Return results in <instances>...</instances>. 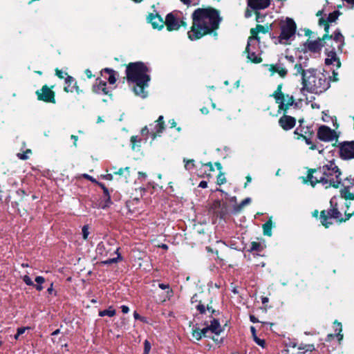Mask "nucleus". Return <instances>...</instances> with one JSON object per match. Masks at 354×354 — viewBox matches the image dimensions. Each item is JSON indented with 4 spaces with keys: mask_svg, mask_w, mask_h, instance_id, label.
Returning <instances> with one entry per match:
<instances>
[{
    "mask_svg": "<svg viewBox=\"0 0 354 354\" xmlns=\"http://www.w3.org/2000/svg\"><path fill=\"white\" fill-rule=\"evenodd\" d=\"M192 26L187 32L191 40H196L217 30L222 20L219 11L209 7L197 8L192 15Z\"/></svg>",
    "mask_w": 354,
    "mask_h": 354,
    "instance_id": "obj_1",
    "label": "nucleus"
},
{
    "mask_svg": "<svg viewBox=\"0 0 354 354\" xmlns=\"http://www.w3.org/2000/svg\"><path fill=\"white\" fill-rule=\"evenodd\" d=\"M342 173L333 161L316 169L308 170L307 178L312 187L321 183L326 188L333 187H339L342 183L340 178Z\"/></svg>",
    "mask_w": 354,
    "mask_h": 354,
    "instance_id": "obj_2",
    "label": "nucleus"
},
{
    "mask_svg": "<svg viewBox=\"0 0 354 354\" xmlns=\"http://www.w3.org/2000/svg\"><path fill=\"white\" fill-rule=\"evenodd\" d=\"M351 203L346 201L344 205L341 204L338 201L337 196H333L330 200V208L327 210H323L320 214V221L322 224L328 227L332 222L328 220L334 218L339 222H345L348 221L353 215H354V211L349 212V207Z\"/></svg>",
    "mask_w": 354,
    "mask_h": 354,
    "instance_id": "obj_3",
    "label": "nucleus"
},
{
    "mask_svg": "<svg viewBox=\"0 0 354 354\" xmlns=\"http://www.w3.org/2000/svg\"><path fill=\"white\" fill-rule=\"evenodd\" d=\"M301 84L302 91H306L312 93H322L330 86L328 77L315 68H309L304 74Z\"/></svg>",
    "mask_w": 354,
    "mask_h": 354,
    "instance_id": "obj_4",
    "label": "nucleus"
},
{
    "mask_svg": "<svg viewBox=\"0 0 354 354\" xmlns=\"http://www.w3.org/2000/svg\"><path fill=\"white\" fill-rule=\"evenodd\" d=\"M150 72V68L143 62L130 63L126 68L127 81L138 84L149 82Z\"/></svg>",
    "mask_w": 354,
    "mask_h": 354,
    "instance_id": "obj_5",
    "label": "nucleus"
},
{
    "mask_svg": "<svg viewBox=\"0 0 354 354\" xmlns=\"http://www.w3.org/2000/svg\"><path fill=\"white\" fill-rule=\"evenodd\" d=\"M296 24L293 19L287 18L286 21L281 26V33L278 37H274V43L287 44L288 41L295 37L296 32Z\"/></svg>",
    "mask_w": 354,
    "mask_h": 354,
    "instance_id": "obj_6",
    "label": "nucleus"
},
{
    "mask_svg": "<svg viewBox=\"0 0 354 354\" xmlns=\"http://www.w3.org/2000/svg\"><path fill=\"white\" fill-rule=\"evenodd\" d=\"M185 18L179 11H174L167 15L165 24L169 31L177 30L180 26L187 27Z\"/></svg>",
    "mask_w": 354,
    "mask_h": 354,
    "instance_id": "obj_7",
    "label": "nucleus"
},
{
    "mask_svg": "<svg viewBox=\"0 0 354 354\" xmlns=\"http://www.w3.org/2000/svg\"><path fill=\"white\" fill-rule=\"evenodd\" d=\"M282 84H279L277 90L272 96L275 98L276 102L279 104V109L286 111L294 103L293 96L286 95L285 97L281 92Z\"/></svg>",
    "mask_w": 354,
    "mask_h": 354,
    "instance_id": "obj_8",
    "label": "nucleus"
},
{
    "mask_svg": "<svg viewBox=\"0 0 354 354\" xmlns=\"http://www.w3.org/2000/svg\"><path fill=\"white\" fill-rule=\"evenodd\" d=\"M257 42L254 37H250L248 41V45L245 48V52L248 53V59L254 63H260L261 58L259 57L254 50Z\"/></svg>",
    "mask_w": 354,
    "mask_h": 354,
    "instance_id": "obj_9",
    "label": "nucleus"
},
{
    "mask_svg": "<svg viewBox=\"0 0 354 354\" xmlns=\"http://www.w3.org/2000/svg\"><path fill=\"white\" fill-rule=\"evenodd\" d=\"M328 34H326L323 36L322 39H318L315 41H310L308 40L305 44L304 46L306 49L308 50L309 51L312 53H319L322 48L326 44V39H328Z\"/></svg>",
    "mask_w": 354,
    "mask_h": 354,
    "instance_id": "obj_10",
    "label": "nucleus"
},
{
    "mask_svg": "<svg viewBox=\"0 0 354 354\" xmlns=\"http://www.w3.org/2000/svg\"><path fill=\"white\" fill-rule=\"evenodd\" d=\"M339 153L342 159L354 158V141L340 144Z\"/></svg>",
    "mask_w": 354,
    "mask_h": 354,
    "instance_id": "obj_11",
    "label": "nucleus"
},
{
    "mask_svg": "<svg viewBox=\"0 0 354 354\" xmlns=\"http://www.w3.org/2000/svg\"><path fill=\"white\" fill-rule=\"evenodd\" d=\"M308 58L307 57H299L298 61L294 66V75H301V79L304 78V74L308 71Z\"/></svg>",
    "mask_w": 354,
    "mask_h": 354,
    "instance_id": "obj_12",
    "label": "nucleus"
},
{
    "mask_svg": "<svg viewBox=\"0 0 354 354\" xmlns=\"http://www.w3.org/2000/svg\"><path fill=\"white\" fill-rule=\"evenodd\" d=\"M317 137L325 142L332 141L335 139V131L327 126L320 127L317 131Z\"/></svg>",
    "mask_w": 354,
    "mask_h": 354,
    "instance_id": "obj_13",
    "label": "nucleus"
},
{
    "mask_svg": "<svg viewBox=\"0 0 354 354\" xmlns=\"http://www.w3.org/2000/svg\"><path fill=\"white\" fill-rule=\"evenodd\" d=\"M93 91L100 95H111V91L106 86V82L100 78H97L93 85Z\"/></svg>",
    "mask_w": 354,
    "mask_h": 354,
    "instance_id": "obj_14",
    "label": "nucleus"
},
{
    "mask_svg": "<svg viewBox=\"0 0 354 354\" xmlns=\"http://www.w3.org/2000/svg\"><path fill=\"white\" fill-rule=\"evenodd\" d=\"M37 95L40 100L54 102V93L47 86H44L41 90L37 91Z\"/></svg>",
    "mask_w": 354,
    "mask_h": 354,
    "instance_id": "obj_15",
    "label": "nucleus"
},
{
    "mask_svg": "<svg viewBox=\"0 0 354 354\" xmlns=\"http://www.w3.org/2000/svg\"><path fill=\"white\" fill-rule=\"evenodd\" d=\"M279 124L283 129L288 131L295 127L296 120L292 116L284 115L279 118Z\"/></svg>",
    "mask_w": 354,
    "mask_h": 354,
    "instance_id": "obj_16",
    "label": "nucleus"
},
{
    "mask_svg": "<svg viewBox=\"0 0 354 354\" xmlns=\"http://www.w3.org/2000/svg\"><path fill=\"white\" fill-rule=\"evenodd\" d=\"M328 39H326V40L330 41V42H335L337 44V50L339 52L342 51V46L344 44V38L342 35L339 30H336L333 35L331 36H328Z\"/></svg>",
    "mask_w": 354,
    "mask_h": 354,
    "instance_id": "obj_17",
    "label": "nucleus"
},
{
    "mask_svg": "<svg viewBox=\"0 0 354 354\" xmlns=\"http://www.w3.org/2000/svg\"><path fill=\"white\" fill-rule=\"evenodd\" d=\"M270 4V0H248V5L252 10H262Z\"/></svg>",
    "mask_w": 354,
    "mask_h": 354,
    "instance_id": "obj_18",
    "label": "nucleus"
},
{
    "mask_svg": "<svg viewBox=\"0 0 354 354\" xmlns=\"http://www.w3.org/2000/svg\"><path fill=\"white\" fill-rule=\"evenodd\" d=\"M269 71L272 73V75L277 73L281 77H286L288 73V70L284 66V64L280 62L275 64L270 65Z\"/></svg>",
    "mask_w": 354,
    "mask_h": 354,
    "instance_id": "obj_19",
    "label": "nucleus"
},
{
    "mask_svg": "<svg viewBox=\"0 0 354 354\" xmlns=\"http://www.w3.org/2000/svg\"><path fill=\"white\" fill-rule=\"evenodd\" d=\"M148 21L150 22L153 28L161 29L163 28L165 21L158 15L151 14L148 17Z\"/></svg>",
    "mask_w": 354,
    "mask_h": 354,
    "instance_id": "obj_20",
    "label": "nucleus"
},
{
    "mask_svg": "<svg viewBox=\"0 0 354 354\" xmlns=\"http://www.w3.org/2000/svg\"><path fill=\"white\" fill-rule=\"evenodd\" d=\"M149 86V82H145L143 84H136V86L133 88V91L136 95L141 97L142 98H145L147 96V91H145V88Z\"/></svg>",
    "mask_w": 354,
    "mask_h": 354,
    "instance_id": "obj_21",
    "label": "nucleus"
},
{
    "mask_svg": "<svg viewBox=\"0 0 354 354\" xmlns=\"http://www.w3.org/2000/svg\"><path fill=\"white\" fill-rule=\"evenodd\" d=\"M268 32V27H265L262 25H257L255 28H252L250 30L251 36L254 37L256 39V41H259V37L257 36L258 32L266 33Z\"/></svg>",
    "mask_w": 354,
    "mask_h": 354,
    "instance_id": "obj_22",
    "label": "nucleus"
},
{
    "mask_svg": "<svg viewBox=\"0 0 354 354\" xmlns=\"http://www.w3.org/2000/svg\"><path fill=\"white\" fill-rule=\"evenodd\" d=\"M208 328L210 329V331H212V333H215L216 335L220 334V333L222 330L220 323L218 320L216 319H213L211 321V324L209 326H208Z\"/></svg>",
    "mask_w": 354,
    "mask_h": 354,
    "instance_id": "obj_23",
    "label": "nucleus"
},
{
    "mask_svg": "<svg viewBox=\"0 0 354 354\" xmlns=\"http://www.w3.org/2000/svg\"><path fill=\"white\" fill-rule=\"evenodd\" d=\"M340 198L346 200H354V194L350 192L348 187L340 189Z\"/></svg>",
    "mask_w": 354,
    "mask_h": 354,
    "instance_id": "obj_24",
    "label": "nucleus"
},
{
    "mask_svg": "<svg viewBox=\"0 0 354 354\" xmlns=\"http://www.w3.org/2000/svg\"><path fill=\"white\" fill-rule=\"evenodd\" d=\"M104 73L109 74L107 80L109 84H113L116 82L115 74L113 70L109 68H105L101 71V74L102 75Z\"/></svg>",
    "mask_w": 354,
    "mask_h": 354,
    "instance_id": "obj_25",
    "label": "nucleus"
},
{
    "mask_svg": "<svg viewBox=\"0 0 354 354\" xmlns=\"http://www.w3.org/2000/svg\"><path fill=\"white\" fill-rule=\"evenodd\" d=\"M327 56H328V58H330L332 60L335 61L336 65H337V68L340 67L341 62H340L339 59L337 57V53H336V51H335V47H333V49L331 50H330L327 53Z\"/></svg>",
    "mask_w": 354,
    "mask_h": 354,
    "instance_id": "obj_26",
    "label": "nucleus"
},
{
    "mask_svg": "<svg viewBox=\"0 0 354 354\" xmlns=\"http://www.w3.org/2000/svg\"><path fill=\"white\" fill-rule=\"evenodd\" d=\"M115 315V310L113 309V308L112 306H109V308L108 309L101 310L99 312L100 317L108 316V317H111L114 316Z\"/></svg>",
    "mask_w": 354,
    "mask_h": 354,
    "instance_id": "obj_27",
    "label": "nucleus"
},
{
    "mask_svg": "<svg viewBox=\"0 0 354 354\" xmlns=\"http://www.w3.org/2000/svg\"><path fill=\"white\" fill-rule=\"evenodd\" d=\"M308 131V128H305L301 127V125H299V127L295 129L294 133L295 135L298 136L297 139H299L300 138H304V136H306Z\"/></svg>",
    "mask_w": 354,
    "mask_h": 354,
    "instance_id": "obj_28",
    "label": "nucleus"
},
{
    "mask_svg": "<svg viewBox=\"0 0 354 354\" xmlns=\"http://www.w3.org/2000/svg\"><path fill=\"white\" fill-rule=\"evenodd\" d=\"M165 129V127L161 123H157L156 124L155 127H154V131L156 133L153 132L151 133V138L153 140H154L156 137V134H160L161 133L163 130Z\"/></svg>",
    "mask_w": 354,
    "mask_h": 354,
    "instance_id": "obj_29",
    "label": "nucleus"
},
{
    "mask_svg": "<svg viewBox=\"0 0 354 354\" xmlns=\"http://www.w3.org/2000/svg\"><path fill=\"white\" fill-rule=\"evenodd\" d=\"M196 308L201 314H204L206 311L205 306L203 304H202L201 302H199V304L196 306ZM207 310L208 311H210L212 314H214L215 313V310L212 307H209L208 306H207Z\"/></svg>",
    "mask_w": 354,
    "mask_h": 354,
    "instance_id": "obj_30",
    "label": "nucleus"
},
{
    "mask_svg": "<svg viewBox=\"0 0 354 354\" xmlns=\"http://www.w3.org/2000/svg\"><path fill=\"white\" fill-rule=\"evenodd\" d=\"M272 221H268L263 225V234L267 236H271L272 235Z\"/></svg>",
    "mask_w": 354,
    "mask_h": 354,
    "instance_id": "obj_31",
    "label": "nucleus"
},
{
    "mask_svg": "<svg viewBox=\"0 0 354 354\" xmlns=\"http://www.w3.org/2000/svg\"><path fill=\"white\" fill-rule=\"evenodd\" d=\"M35 281L37 283V284L36 285L35 284V286H34L35 287L36 290L38 291L42 290L44 288V287L42 286V283H44L45 282L44 277H43L41 276H38L35 278Z\"/></svg>",
    "mask_w": 354,
    "mask_h": 354,
    "instance_id": "obj_32",
    "label": "nucleus"
},
{
    "mask_svg": "<svg viewBox=\"0 0 354 354\" xmlns=\"http://www.w3.org/2000/svg\"><path fill=\"white\" fill-rule=\"evenodd\" d=\"M118 250H119V248H117L115 252L118 254V257L116 258L109 259L106 261H102V263L104 264V265H110L112 263H117L118 261V260L122 259V257H121L120 254L118 253Z\"/></svg>",
    "mask_w": 354,
    "mask_h": 354,
    "instance_id": "obj_33",
    "label": "nucleus"
},
{
    "mask_svg": "<svg viewBox=\"0 0 354 354\" xmlns=\"http://www.w3.org/2000/svg\"><path fill=\"white\" fill-rule=\"evenodd\" d=\"M130 168L129 167H126L125 168H120L118 171H115V174L120 176H124L125 178H128L130 176Z\"/></svg>",
    "mask_w": 354,
    "mask_h": 354,
    "instance_id": "obj_34",
    "label": "nucleus"
},
{
    "mask_svg": "<svg viewBox=\"0 0 354 354\" xmlns=\"http://www.w3.org/2000/svg\"><path fill=\"white\" fill-rule=\"evenodd\" d=\"M339 15V12L337 10L330 12L327 17L326 21L330 23L335 21V20L338 18Z\"/></svg>",
    "mask_w": 354,
    "mask_h": 354,
    "instance_id": "obj_35",
    "label": "nucleus"
},
{
    "mask_svg": "<svg viewBox=\"0 0 354 354\" xmlns=\"http://www.w3.org/2000/svg\"><path fill=\"white\" fill-rule=\"evenodd\" d=\"M192 337L197 340H200L202 338L201 329L197 326L192 328Z\"/></svg>",
    "mask_w": 354,
    "mask_h": 354,
    "instance_id": "obj_36",
    "label": "nucleus"
},
{
    "mask_svg": "<svg viewBox=\"0 0 354 354\" xmlns=\"http://www.w3.org/2000/svg\"><path fill=\"white\" fill-rule=\"evenodd\" d=\"M66 84H68V86L64 87V91L66 92H72V88H69V86L71 84L75 82V80L71 76H67L65 80Z\"/></svg>",
    "mask_w": 354,
    "mask_h": 354,
    "instance_id": "obj_37",
    "label": "nucleus"
},
{
    "mask_svg": "<svg viewBox=\"0 0 354 354\" xmlns=\"http://www.w3.org/2000/svg\"><path fill=\"white\" fill-rule=\"evenodd\" d=\"M183 162H185V168L186 170H190L194 167V160H187L184 158Z\"/></svg>",
    "mask_w": 354,
    "mask_h": 354,
    "instance_id": "obj_38",
    "label": "nucleus"
},
{
    "mask_svg": "<svg viewBox=\"0 0 354 354\" xmlns=\"http://www.w3.org/2000/svg\"><path fill=\"white\" fill-rule=\"evenodd\" d=\"M262 249L261 245L259 242H252L250 251H261Z\"/></svg>",
    "mask_w": 354,
    "mask_h": 354,
    "instance_id": "obj_39",
    "label": "nucleus"
},
{
    "mask_svg": "<svg viewBox=\"0 0 354 354\" xmlns=\"http://www.w3.org/2000/svg\"><path fill=\"white\" fill-rule=\"evenodd\" d=\"M251 202L250 198H245L240 205L235 209L236 211H240L245 205L249 204Z\"/></svg>",
    "mask_w": 354,
    "mask_h": 354,
    "instance_id": "obj_40",
    "label": "nucleus"
},
{
    "mask_svg": "<svg viewBox=\"0 0 354 354\" xmlns=\"http://www.w3.org/2000/svg\"><path fill=\"white\" fill-rule=\"evenodd\" d=\"M180 1L187 6H196L200 3V0H180Z\"/></svg>",
    "mask_w": 354,
    "mask_h": 354,
    "instance_id": "obj_41",
    "label": "nucleus"
},
{
    "mask_svg": "<svg viewBox=\"0 0 354 354\" xmlns=\"http://www.w3.org/2000/svg\"><path fill=\"white\" fill-rule=\"evenodd\" d=\"M82 237L84 240L87 239L88 238V236L89 234V231H88V225H84L82 229Z\"/></svg>",
    "mask_w": 354,
    "mask_h": 354,
    "instance_id": "obj_42",
    "label": "nucleus"
},
{
    "mask_svg": "<svg viewBox=\"0 0 354 354\" xmlns=\"http://www.w3.org/2000/svg\"><path fill=\"white\" fill-rule=\"evenodd\" d=\"M22 279L27 286H35L33 281L28 275H24Z\"/></svg>",
    "mask_w": 354,
    "mask_h": 354,
    "instance_id": "obj_43",
    "label": "nucleus"
},
{
    "mask_svg": "<svg viewBox=\"0 0 354 354\" xmlns=\"http://www.w3.org/2000/svg\"><path fill=\"white\" fill-rule=\"evenodd\" d=\"M254 341L256 344L261 346L262 348H264L265 346V341L264 339L259 338L257 335H254V337H253Z\"/></svg>",
    "mask_w": 354,
    "mask_h": 354,
    "instance_id": "obj_44",
    "label": "nucleus"
},
{
    "mask_svg": "<svg viewBox=\"0 0 354 354\" xmlns=\"http://www.w3.org/2000/svg\"><path fill=\"white\" fill-rule=\"evenodd\" d=\"M158 287L162 290L169 289L167 294L170 295L173 293L172 290L169 289V285L168 283H159Z\"/></svg>",
    "mask_w": 354,
    "mask_h": 354,
    "instance_id": "obj_45",
    "label": "nucleus"
},
{
    "mask_svg": "<svg viewBox=\"0 0 354 354\" xmlns=\"http://www.w3.org/2000/svg\"><path fill=\"white\" fill-rule=\"evenodd\" d=\"M303 138L305 140V142H306V143L307 145H311L310 147V149H315V146L312 144L311 138H310V136H308L307 135L306 136H304Z\"/></svg>",
    "mask_w": 354,
    "mask_h": 354,
    "instance_id": "obj_46",
    "label": "nucleus"
},
{
    "mask_svg": "<svg viewBox=\"0 0 354 354\" xmlns=\"http://www.w3.org/2000/svg\"><path fill=\"white\" fill-rule=\"evenodd\" d=\"M326 22V21L324 19H322V18L319 19V25H324V30H325V31L326 32H328L329 25L327 24Z\"/></svg>",
    "mask_w": 354,
    "mask_h": 354,
    "instance_id": "obj_47",
    "label": "nucleus"
},
{
    "mask_svg": "<svg viewBox=\"0 0 354 354\" xmlns=\"http://www.w3.org/2000/svg\"><path fill=\"white\" fill-rule=\"evenodd\" d=\"M226 182V179L223 174H220L217 178V183L218 185L223 184Z\"/></svg>",
    "mask_w": 354,
    "mask_h": 354,
    "instance_id": "obj_48",
    "label": "nucleus"
},
{
    "mask_svg": "<svg viewBox=\"0 0 354 354\" xmlns=\"http://www.w3.org/2000/svg\"><path fill=\"white\" fill-rule=\"evenodd\" d=\"M100 186L102 187V188L104 191V197H108V201H109V202H110V196H109L108 189L102 183H100Z\"/></svg>",
    "mask_w": 354,
    "mask_h": 354,
    "instance_id": "obj_49",
    "label": "nucleus"
},
{
    "mask_svg": "<svg viewBox=\"0 0 354 354\" xmlns=\"http://www.w3.org/2000/svg\"><path fill=\"white\" fill-rule=\"evenodd\" d=\"M151 344L148 340H145L144 342V351H150Z\"/></svg>",
    "mask_w": 354,
    "mask_h": 354,
    "instance_id": "obj_50",
    "label": "nucleus"
},
{
    "mask_svg": "<svg viewBox=\"0 0 354 354\" xmlns=\"http://www.w3.org/2000/svg\"><path fill=\"white\" fill-rule=\"evenodd\" d=\"M140 140L138 139V136H132L131 138V142L133 145L132 146V148L134 149L135 148V145L137 142H139Z\"/></svg>",
    "mask_w": 354,
    "mask_h": 354,
    "instance_id": "obj_51",
    "label": "nucleus"
},
{
    "mask_svg": "<svg viewBox=\"0 0 354 354\" xmlns=\"http://www.w3.org/2000/svg\"><path fill=\"white\" fill-rule=\"evenodd\" d=\"M27 329H29L28 327H21V328H17V333H18V335H21L22 334L24 333V332L27 330Z\"/></svg>",
    "mask_w": 354,
    "mask_h": 354,
    "instance_id": "obj_52",
    "label": "nucleus"
},
{
    "mask_svg": "<svg viewBox=\"0 0 354 354\" xmlns=\"http://www.w3.org/2000/svg\"><path fill=\"white\" fill-rule=\"evenodd\" d=\"M104 249V243L102 242H100L97 246V250L100 254H102V251Z\"/></svg>",
    "mask_w": 354,
    "mask_h": 354,
    "instance_id": "obj_53",
    "label": "nucleus"
},
{
    "mask_svg": "<svg viewBox=\"0 0 354 354\" xmlns=\"http://www.w3.org/2000/svg\"><path fill=\"white\" fill-rule=\"evenodd\" d=\"M122 312L124 314L128 313L129 311V308L127 306L122 305L120 307Z\"/></svg>",
    "mask_w": 354,
    "mask_h": 354,
    "instance_id": "obj_54",
    "label": "nucleus"
},
{
    "mask_svg": "<svg viewBox=\"0 0 354 354\" xmlns=\"http://www.w3.org/2000/svg\"><path fill=\"white\" fill-rule=\"evenodd\" d=\"M210 330L209 328H208V326L203 328V329H201V336H206V333Z\"/></svg>",
    "mask_w": 354,
    "mask_h": 354,
    "instance_id": "obj_55",
    "label": "nucleus"
},
{
    "mask_svg": "<svg viewBox=\"0 0 354 354\" xmlns=\"http://www.w3.org/2000/svg\"><path fill=\"white\" fill-rule=\"evenodd\" d=\"M56 74L60 78H64V75H66V73H64V72L59 70H56Z\"/></svg>",
    "mask_w": 354,
    "mask_h": 354,
    "instance_id": "obj_56",
    "label": "nucleus"
},
{
    "mask_svg": "<svg viewBox=\"0 0 354 354\" xmlns=\"http://www.w3.org/2000/svg\"><path fill=\"white\" fill-rule=\"evenodd\" d=\"M198 187L201 188H206L207 187V183L205 180H202L200 182Z\"/></svg>",
    "mask_w": 354,
    "mask_h": 354,
    "instance_id": "obj_57",
    "label": "nucleus"
},
{
    "mask_svg": "<svg viewBox=\"0 0 354 354\" xmlns=\"http://www.w3.org/2000/svg\"><path fill=\"white\" fill-rule=\"evenodd\" d=\"M17 157L21 160H26L28 156L25 153H17Z\"/></svg>",
    "mask_w": 354,
    "mask_h": 354,
    "instance_id": "obj_58",
    "label": "nucleus"
},
{
    "mask_svg": "<svg viewBox=\"0 0 354 354\" xmlns=\"http://www.w3.org/2000/svg\"><path fill=\"white\" fill-rule=\"evenodd\" d=\"M250 320L252 323H258L259 322V319L255 316H254V315H250Z\"/></svg>",
    "mask_w": 354,
    "mask_h": 354,
    "instance_id": "obj_59",
    "label": "nucleus"
},
{
    "mask_svg": "<svg viewBox=\"0 0 354 354\" xmlns=\"http://www.w3.org/2000/svg\"><path fill=\"white\" fill-rule=\"evenodd\" d=\"M133 317L135 319H139V320L143 319V318L136 311H135L133 313Z\"/></svg>",
    "mask_w": 354,
    "mask_h": 354,
    "instance_id": "obj_60",
    "label": "nucleus"
},
{
    "mask_svg": "<svg viewBox=\"0 0 354 354\" xmlns=\"http://www.w3.org/2000/svg\"><path fill=\"white\" fill-rule=\"evenodd\" d=\"M84 178L90 180L92 182H96L95 179H94L92 176H89L88 174H84Z\"/></svg>",
    "mask_w": 354,
    "mask_h": 354,
    "instance_id": "obj_61",
    "label": "nucleus"
},
{
    "mask_svg": "<svg viewBox=\"0 0 354 354\" xmlns=\"http://www.w3.org/2000/svg\"><path fill=\"white\" fill-rule=\"evenodd\" d=\"M335 61L334 60H332L330 58H326L325 59V64L326 65H330L332 64Z\"/></svg>",
    "mask_w": 354,
    "mask_h": 354,
    "instance_id": "obj_62",
    "label": "nucleus"
},
{
    "mask_svg": "<svg viewBox=\"0 0 354 354\" xmlns=\"http://www.w3.org/2000/svg\"><path fill=\"white\" fill-rule=\"evenodd\" d=\"M104 201H105V204L102 206L103 208H104L106 207H109L110 205V204L111 203V201H110V202H109L108 197H104Z\"/></svg>",
    "mask_w": 354,
    "mask_h": 354,
    "instance_id": "obj_63",
    "label": "nucleus"
},
{
    "mask_svg": "<svg viewBox=\"0 0 354 354\" xmlns=\"http://www.w3.org/2000/svg\"><path fill=\"white\" fill-rule=\"evenodd\" d=\"M85 74L88 78H91L93 77L92 73L89 69H86L85 71Z\"/></svg>",
    "mask_w": 354,
    "mask_h": 354,
    "instance_id": "obj_64",
    "label": "nucleus"
}]
</instances>
